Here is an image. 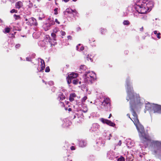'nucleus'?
I'll use <instances>...</instances> for the list:
<instances>
[{
    "instance_id": "nucleus-1",
    "label": "nucleus",
    "mask_w": 161,
    "mask_h": 161,
    "mask_svg": "<svg viewBox=\"0 0 161 161\" xmlns=\"http://www.w3.org/2000/svg\"><path fill=\"white\" fill-rule=\"evenodd\" d=\"M131 84L130 82L129 78H127L126 80V92L127 94L126 100L127 101H130L131 111L134 117L133 118V120H132V121L139 133V135L141 139H145V141H147L149 140V136L147 134L145 133L144 127L140 123L137 114L134 109L136 107H140L143 103L140 101L139 95L134 92Z\"/></svg>"
},
{
    "instance_id": "nucleus-2",
    "label": "nucleus",
    "mask_w": 161,
    "mask_h": 161,
    "mask_svg": "<svg viewBox=\"0 0 161 161\" xmlns=\"http://www.w3.org/2000/svg\"><path fill=\"white\" fill-rule=\"evenodd\" d=\"M153 6L151 0H139L134 6L136 10L139 14H144L147 13L149 8Z\"/></svg>"
},
{
    "instance_id": "nucleus-3",
    "label": "nucleus",
    "mask_w": 161,
    "mask_h": 161,
    "mask_svg": "<svg viewBox=\"0 0 161 161\" xmlns=\"http://www.w3.org/2000/svg\"><path fill=\"white\" fill-rule=\"evenodd\" d=\"M152 150L153 154L161 155V141H152Z\"/></svg>"
},
{
    "instance_id": "nucleus-4",
    "label": "nucleus",
    "mask_w": 161,
    "mask_h": 161,
    "mask_svg": "<svg viewBox=\"0 0 161 161\" xmlns=\"http://www.w3.org/2000/svg\"><path fill=\"white\" fill-rule=\"evenodd\" d=\"M96 79V74L93 71H88L85 74V81L88 83H92Z\"/></svg>"
},
{
    "instance_id": "nucleus-5",
    "label": "nucleus",
    "mask_w": 161,
    "mask_h": 161,
    "mask_svg": "<svg viewBox=\"0 0 161 161\" xmlns=\"http://www.w3.org/2000/svg\"><path fill=\"white\" fill-rule=\"evenodd\" d=\"M102 108L105 109H108L110 108V100L109 98H104L103 101L102 103Z\"/></svg>"
},
{
    "instance_id": "nucleus-6",
    "label": "nucleus",
    "mask_w": 161,
    "mask_h": 161,
    "mask_svg": "<svg viewBox=\"0 0 161 161\" xmlns=\"http://www.w3.org/2000/svg\"><path fill=\"white\" fill-rule=\"evenodd\" d=\"M100 126L97 123H95L92 124L90 129V131L92 133H96L100 130Z\"/></svg>"
},
{
    "instance_id": "nucleus-7",
    "label": "nucleus",
    "mask_w": 161,
    "mask_h": 161,
    "mask_svg": "<svg viewBox=\"0 0 161 161\" xmlns=\"http://www.w3.org/2000/svg\"><path fill=\"white\" fill-rule=\"evenodd\" d=\"M78 76V74L77 73H72L69 75L68 77L67 78V82L68 84H70L72 83V80L76 78Z\"/></svg>"
},
{
    "instance_id": "nucleus-8",
    "label": "nucleus",
    "mask_w": 161,
    "mask_h": 161,
    "mask_svg": "<svg viewBox=\"0 0 161 161\" xmlns=\"http://www.w3.org/2000/svg\"><path fill=\"white\" fill-rule=\"evenodd\" d=\"M153 110L154 113H160L161 112V106L153 104Z\"/></svg>"
},
{
    "instance_id": "nucleus-9",
    "label": "nucleus",
    "mask_w": 161,
    "mask_h": 161,
    "mask_svg": "<svg viewBox=\"0 0 161 161\" xmlns=\"http://www.w3.org/2000/svg\"><path fill=\"white\" fill-rule=\"evenodd\" d=\"M100 120L104 124H106L110 126L114 127L115 126V124L109 120L103 118L100 119Z\"/></svg>"
},
{
    "instance_id": "nucleus-10",
    "label": "nucleus",
    "mask_w": 161,
    "mask_h": 161,
    "mask_svg": "<svg viewBox=\"0 0 161 161\" xmlns=\"http://www.w3.org/2000/svg\"><path fill=\"white\" fill-rule=\"evenodd\" d=\"M117 157L115 155L113 151H110L107 153V157L109 159L112 160Z\"/></svg>"
},
{
    "instance_id": "nucleus-11",
    "label": "nucleus",
    "mask_w": 161,
    "mask_h": 161,
    "mask_svg": "<svg viewBox=\"0 0 161 161\" xmlns=\"http://www.w3.org/2000/svg\"><path fill=\"white\" fill-rule=\"evenodd\" d=\"M126 144L127 146L129 148H130L134 146V142L132 141L130 139H128L126 140Z\"/></svg>"
},
{
    "instance_id": "nucleus-12",
    "label": "nucleus",
    "mask_w": 161,
    "mask_h": 161,
    "mask_svg": "<svg viewBox=\"0 0 161 161\" xmlns=\"http://www.w3.org/2000/svg\"><path fill=\"white\" fill-rule=\"evenodd\" d=\"M29 23L31 25H37V23L36 22V19L34 18H31L29 19Z\"/></svg>"
},
{
    "instance_id": "nucleus-13",
    "label": "nucleus",
    "mask_w": 161,
    "mask_h": 161,
    "mask_svg": "<svg viewBox=\"0 0 161 161\" xmlns=\"http://www.w3.org/2000/svg\"><path fill=\"white\" fill-rule=\"evenodd\" d=\"M73 12V10L70 8H67L64 12V14L65 15L68 16L69 14H72Z\"/></svg>"
},
{
    "instance_id": "nucleus-14",
    "label": "nucleus",
    "mask_w": 161,
    "mask_h": 161,
    "mask_svg": "<svg viewBox=\"0 0 161 161\" xmlns=\"http://www.w3.org/2000/svg\"><path fill=\"white\" fill-rule=\"evenodd\" d=\"M153 104H150L149 103L146 105L145 108L147 110H149L151 112L153 110Z\"/></svg>"
},
{
    "instance_id": "nucleus-15",
    "label": "nucleus",
    "mask_w": 161,
    "mask_h": 161,
    "mask_svg": "<svg viewBox=\"0 0 161 161\" xmlns=\"http://www.w3.org/2000/svg\"><path fill=\"white\" fill-rule=\"evenodd\" d=\"M23 6V3L21 1H19L17 2L15 4V8H16L19 9L21 8Z\"/></svg>"
},
{
    "instance_id": "nucleus-16",
    "label": "nucleus",
    "mask_w": 161,
    "mask_h": 161,
    "mask_svg": "<svg viewBox=\"0 0 161 161\" xmlns=\"http://www.w3.org/2000/svg\"><path fill=\"white\" fill-rule=\"evenodd\" d=\"M65 98V96L62 93L60 92L58 94V99L59 100H63Z\"/></svg>"
},
{
    "instance_id": "nucleus-17",
    "label": "nucleus",
    "mask_w": 161,
    "mask_h": 161,
    "mask_svg": "<svg viewBox=\"0 0 161 161\" xmlns=\"http://www.w3.org/2000/svg\"><path fill=\"white\" fill-rule=\"evenodd\" d=\"M76 94L75 93H71L70 94L69 100L70 102L73 101L74 100V97H76Z\"/></svg>"
},
{
    "instance_id": "nucleus-18",
    "label": "nucleus",
    "mask_w": 161,
    "mask_h": 161,
    "mask_svg": "<svg viewBox=\"0 0 161 161\" xmlns=\"http://www.w3.org/2000/svg\"><path fill=\"white\" fill-rule=\"evenodd\" d=\"M86 142L84 140L80 141L79 143V146L81 147H83L86 146Z\"/></svg>"
},
{
    "instance_id": "nucleus-19",
    "label": "nucleus",
    "mask_w": 161,
    "mask_h": 161,
    "mask_svg": "<svg viewBox=\"0 0 161 161\" xmlns=\"http://www.w3.org/2000/svg\"><path fill=\"white\" fill-rule=\"evenodd\" d=\"M86 66L85 65H81L80 67V72L82 73L86 70Z\"/></svg>"
},
{
    "instance_id": "nucleus-20",
    "label": "nucleus",
    "mask_w": 161,
    "mask_h": 161,
    "mask_svg": "<svg viewBox=\"0 0 161 161\" xmlns=\"http://www.w3.org/2000/svg\"><path fill=\"white\" fill-rule=\"evenodd\" d=\"M133 156L132 155H128L126 156L127 161H131L133 159Z\"/></svg>"
},
{
    "instance_id": "nucleus-21",
    "label": "nucleus",
    "mask_w": 161,
    "mask_h": 161,
    "mask_svg": "<svg viewBox=\"0 0 161 161\" xmlns=\"http://www.w3.org/2000/svg\"><path fill=\"white\" fill-rule=\"evenodd\" d=\"M83 109L81 110V111L84 113H86L87 111V108L85 104H83L82 105Z\"/></svg>"
},
{
    "instance_id": "nucleus-22",
    "label": "nucleus",
    "mask_w": 161,
    "mask_h": 161,
    "mask_svg": "<svg viewBox=\"0 0 161 161\" xmlns=\"http://www.w3.org/2000/svg\"><path fill=\"white\" fill-rule=\"evenodd\" d=\"M72 82L75 85L77 84L79 82L80 84L81 83V82L79 81L78 79L76 78L72 80Z\"/></svg>"
},
{
    "instance_id": "nucleus-23",
    "label": "nucleus",
    "mask_w": 161,
    "mask_h": 161,
    "mask_svg": "<svg viewBox=\"0 0 161 161\" xmlns=\"http://www.w3.org/2000/svg\"><path fill=\"white\" fill-rule=\"evenodd\" d=\"M38 44L42 47H44L45 46L46 44V42L44 41H41L39 42Z\"/></svg>"
},
{
    "instance_id": "nucleus-24",
    "label": "nucleus",
    "mask_w": 161,
    "mask_h": 161,
    "mask_svg": "<svg viewBox=\"0 0 161 161\" xmlns=\"http://www.w3.org/2000/svg\"><path fill=\"white\" fill-rule=\"evenodd\" d=\"M10 28L8 27L5 28L4 30H3V32L5 34L8 33L10 31Z\"/></svg>"
},
{
    "instance_id": "nucleus-25",
    "label": "nucleus",
    "mask_w": 161,
    "mask_h": 161,
    "mask_svg": "<svg viewBox=\"0 0 161 161\" xmlns=\"http://www.w3.org/2000/svg\"><path fill=\"white\" fill-rule=\"evenodd\" d=\"M72 14H73V17L74 18H75V17L76 16H78V14L75 10H73V12L72 13Z\"/></svg>"
},
{
    "instance_id": "nucleus-26",
    "label": "nucleus",
    "mask_w": 161,
    "mask_h": 161,
    "mask_svg": "<svg viewBox=\"0 0 161 161\" xmlns=\"http://www.w3.org/2000/svg\"><path fill=\"white\" fill-rule=\"evenodd\" d=\"M36 32H35L33 33L32 35H33V36L34 37H35L36 38H37L39 36L40 34H41V33L38 32L37 36H36L35 35H36Z\"/></svg>"
},
{
    "instance_id": "nucleus-27",
    "label": "nucleus",
    "mask_w": 161,
    "mask_h": 161,
    "mask_svg": "<svg viewBox=\"0 0 161 161\" xmlns=\"http://www.w3.org/2000/svg\"><path fill=\"white\" fill-rule=\"evenodd\" d=\"M49 43L50 44H51V46H54L56 44V42H55L54 41H53V40H51L49 41Z\"/></svg>"
},
{
    "instance_id": "nucleus-28",
    "label": "nucleus",
    "mask_w": 161,
    "mask_h": 161,
    "mask_svg": "<svg viewBox=\"0 0 161 161\" xmlns=\"http://www.w3.org/2000/svg\"><path fill=\"white\" fill-rule=\"evenodd\" d=\"M141 19L144 20H146L147 19V16L146 15H141Z\"/></svg>"
},
{
    "instance_id": "nucleus-29",
    "label": "nucleus",
    "mask_w": 161,
    "mask_h": 161,
    "mask_svg": "<svg viewBox=\"0 0 161 161\" xmlns=\"http://www.w3.org/2000/svg\"><path fill=\"white\" fill-rule=\"evenodd\" d=\"M14 17L16 20L19 19L20 18V17L19 15H17L16 14L14 15Z\"/></svg>"
},
{
    "instance_id": "nucleus-30",
    "label": "nucleus",
    "mask_w": 161,
    "mask_h": 161,
    "mask_svg": "<svg viewBox=\"0 0 161 161\" xmlns=\"http://www.w3.org/2000/svg\"><path fill=\"white\" fill-rule=\"evenodd\" d=\"M51 35L52 36L53 38V40L54 41H55L56 40V35L55 33H54L53 32L51 33Z\"/></svg>"
},
{
    "instance_id": "nucleus-31",
    "label": "nucleus",
    "mask_w": 161,
    "mask_h": 161,
    "mask_svg": "<svg viewBox=\"0 0 161 161\" xmlns=\"http://www.w3.org/2000/svg\"><path fill=\"white\" fill-rule=\"evenodd\" d=\"M41 69L39 71H41L43 69H44L45 68V64H41Z\"/></svg>"
},
{
    "instance_id": "nucleus-32",
    "label": "nucleus",
    "mask_w": 161,
    "mask_h": 161,
    "mask_svg": "<svg viewBox=\"0 0 161 161\" xmlns=\"http://www.w3.org/2000/svg\"><path fill=\"white\" fill-rule=\"evenodd\" d=\"M117 160L118 161H125V158L122 156H121Z\"/></svg>"
},
{
    "instance_id": "nucleus-33",
    "label": "nucleus",
    "mask_w": 161,
    "mask_h": 161,
    "mask_svg": "<svg viewBox=\"0 0 161 161\" xmlns=\"http://www.w3.org/2000/svg\"><path fill=\"white\" fill-rule=\"evenodd\" d=\"M87 97L86 96L84 97L83 98H82L81 99V102L82 103L83 102H85V100H86Z\"/></svg>"
},
{
    "instance_id": "nucleus-34",
    "label": "nucleus",
    "mask_w": 161,
    "mask_h": 161,
    "mask_svg": "<svg viewBox=\"0 0 161 161\" xmlns=\"http://www.w3.org/2000/svg\"><path fill=\"white\" fill-rule=\"evenodd\" d=\"M123 24L124 25H129L130 23L128 20H125L123 22Z\"/></svg>"
},
{
    "instance_id": "nucleus-35",
    "label": "nucleus",
    "mask_w": 161,
    "mask_h": 161,
    "mask_svg": "<svg viewBox=\"0 0 161 161\" xmlns=\"http://www.w3.org/2000/svg\"><path fill=\"white\" fill-rule=\"evenodd\" d=\"M101 33L102 34H103L104 33H105V32H106V30L104 29H102L101 28Z\"/></svg>"
},
{
    "instance_id": "nucleus-36",
    "label": "nucleus",
    "mask_w": 161,
    "mask_h": 161,
    "mask_svg": "<svg viewBox=\"0 0 161 161\" xmlns=\"http://www.w3.org/2000/svg\"><path fill=\"white\" fill-rule=\"evenodd\" d=\"M59 31V30L58 28H55L53 30V33H57V32L58 31Z\"/></svg>"
},
{
    "instance_id": "nucleus-37",
    "label": "nucleus",
    "mask_w": 161,
    "mask_h": 161,
    "mask_svg": "<svg viewBox=\"0 0 161 161\" xmlns=\"http://www.w3.org/2000/svg\"><path fill=\"white\" fill-rule=\"evenodd\" d=\"M86 58L88 60H89V59H90L91 61H92V58L90 57L89 55H88L86 57Z\"/></svg>"
},
{
    "instance_id": "nucleus-38",
    "label": "nucleus",
    "mask_w": 161,
    "mask_h": 161,
    "mask_svg": "<svg viewBox=\"0 0 161 161\" xmlns=\"http://www.w3.org/2000/svg\"><path fill=\"white\" fill-rule=\"evenodd\" d=\"M50 70L49 67L48 66L46 68L45 71L46 72H48L50 71Z\"/></svg>"
},
{
    "instance_id": "nucleus-39",
    "label": "nucleus",
    "mask_w": 161,
    "mask_h": 161,
    "mask_svg": "<svg viewBox=\"0 0 161 161\" xmlns=\"http://www.w3.org/2000/svg\"><path fill=\"white\" fill-rule=\"evenodd\" d=\"M17 10H16L15 9H13L11 10L10 11V13H17Z\"/></svg>"
},
{
    "instance_id": "nucleus-40",
    "label": "nucleus",
    "mask_w": 161,
    "mask_h": 161,
    "mask_svg": "<svg viewBox=\"0 0 161 161\" xmlns=\"http://www.w3.org/2000/svg\"><path fill=\"white\" fill-rule=\"evenodd\" d=\"M58 10V8H55L54 9V14H55L56 15V14H58V12H57Z\"/></svg>"
},
{
    "instance_id": "nucleus-41",
    "label": "nucleus",
    "mask_w": 161,
    "mask_h": 161,
    "mask_svg": "<svg viewBox=\"0 0 161 161\" xmlns=\"http://www.w3.org/2000/svg\"><path fill=\"white\" fill-rule=\"evenodd\" d=\"M20 47V45L19 44H17L15 46V47L16 48L18 49Z\"/></svg>"
},
{
    "instance_id": "nucleus-42",
    "label": "nucleus",
    "mask_w": 161,
    "mask_h": 161,
    "mask_svg": "<svg viewBox=\"0 0 161 161\" xmlns=\"http://www.w3.org/2000/svg\"><path fill=\"white\" fill-rule=\"evenodd\" d=\"M38 59H40L41 60V64H43L45 63L43 59H42L41 58H39Z\"/></svg>"
},
{
    "instance_id": "nucleus-43",
    "label": "nucleus",
    "mask_w": 161,
    "mask_h": 161,
    "mask_svg": "<svg viewBox=\"0 0 161 161\" xmlns=\"http://www.w3.org/2000/svg\"><path fill=\"white\" fill-rule=\"evenodd\" d=\"M160 33H157V37L158 38V39H160Z\"/></svg>"
},
{
    "instance_id": "nucleus-44",
    "label": "nucleus",
    "mask_w": 161,
    "mask_h": 161,
    "mask_svg": "<svg viewBox=\"0 0 161 161\" xmlns=\"http://www.w3.org/2000/svg\"><path fill=\"white\" fill-rule=\"evenodd\" d=\"M61 35L63 36H65V35L66 33L64 31H61Z\"/></svg>"
},
{
    "instance_id": "nucleus-45",
    "label": "nucleus",
    "mask_w": 161,
    "mask_h": 161,
    "mask_svg": "<svg viewBox=\"0 0 161 161\" xmlns=\"http://www.w3.org/2000/svg\"><path fill=\"white\" fill-rule=\"evenodd\" d=\"M26 60L27 61H31V59L30 58L27 57L26 58Z\"/></svg>"
},
{
    "instance_id": "nucleus-46",
    "label": "nucleus",
    "mask_w": 161,
    "mask_h": 161,
    "mask_svg": "<svg viewBox=\"0 0 161 161\" xmlns=\"http://www.w3.org/2000/svg\"><path fill=\"white\" fill-rule=\"evenodd\" d=\"M111 136H112L111 135V134H109V136H108V137L107 138H106V139H108V140H110V137Z\"/></svg>"
},
{
    "instance_id": "nucleus-47",
    "label": "nucleus",
    "mask_w": 161,
    "mask_h": 161,
    "mask_svg": "<svg viewBox=\"0 0 161 161\" xmlns=\"http://www.w3.org/2000/svg\"><path fill=\"white\" fill-rule=\"evenodd\" d=\"M84 49V48L82 46H81L80 47V50H79V51H82Z\"/></svg>"
},
{
    "instance_id": "nucleus-48",
    "label": "nucleus",
    "mask_w": 161,
    "mask_h": 161,
    "mask_svg": "<svg viewBox=\"0 0 161 161\" xmlns=\"http://www.w3.org/2000/svg\"><path fill=\"white\" fill-rule=\"evenodd\" d=\"M54 23H55L53 21H52V22H51V23H49V25H54Z\"/></svg>"
},
{
    "instance_id": "nucleus-49",
    "label": "nucleus",
    "mask_w": 161,
    "mask_h": 161,
    "mask_svg": "<svg viewBox=\"0 0 161 161\" xmlns=\"http://www.w3.org/2000/svg\"><path fill=\"white\" fill-rule=\"evenodd\" d=\"M70 149L72 150H74L75 149V147L72 146H71Z\"/></svg>"
},
{
    "instance_id": "nucleus-50",
    "label": "nucleus",
    "mask_w": 161,
    "mask_h": 161,
    "mask_svg": "<svg viewBox=\"0 0 161 161\" xmlns=\"http://www.w3.org/2000/svg\"><path fill=\"white\" fill-rule=\"evenodd\" d=\"M55 22L57 23L58 24H59L60 22L58 21V19H55Z\"/></svg>"
},
{
    "instance_id": "nucleus-51",
    "label": "nucleus",
    "mask_w": 161,
    "mask_h": 161,
    "mask_svg": "<svg viewBox=\"0 0 161 161\" xmlns=\"http://www.w3.org/2000/svg\"><path fill=\"white\" fill-rule=\"evenodd\" d=\"M67 38L68 39L71 40L72 39V37L70 36H68Z\"/></svg>"
},
{
    "instance_id": "nucleus-52",
    "label": "nucleus",
    "mask_w": 161,
    "mask_h": 161,
    "mask_svg": "<svg viewBox=\"0 0 161 161\" xmlns=\"http://www.w3.org/2000/svg\"><path fill=\"white\" fill-rule=\"evenodd\" d=\"M102 143H101V145H102V146H103V145L105 144V141H102Z\"/></svg>"
},
{
    "instance_id": "nucleus-53",
    "label": "nucleus",
    "mask_w": 161,
    "mask_h": 161,
    "mask_svg": "<svg viewBox=\"0 0 161 161\" xmlns=\"http://www.w3.org/2000/svg\"><path fill=\"white\" fill-rule=\"evenodd\" d=\"M25 20L26 21H28V22H26V23H27L28 25H29L30 24V23H29V19L28 20V19H27V18H26L25 19Z\"/></svg>"
},
{
    "instance_id": "nucleus-54",
    "label": "nucleus",
    "mask_w": 161,
    "mask_h": 161,
    "mask_svg": "<svg viewBox=\"0 0 161 161\" xmlns=\"http://www.w3.org/2000/svg\"><path fill=\"white\" fill-rule=\"evenodd\" d=\"M121 144V141L120 140L118 143V145H119V146H120Z\"/></svg>"
},
{
    "instance_id": "nucleus-55",
    "label": "nucleus",
    "mask_w": 161,
    "mask_h": 161,
    "mask_svg": "<svg viewBox=\"0 0 161 161\" xmlns=\"http://www.w3.org/2000/svg\"><path fill=\"white\" fill-rule=\"evenodd\" d=\"M53 81H50L49 82V84L50 85H53Z\"/></svg>"
},
{
    "instance_id": "nucleus-56",
    "label": "nucleus",
    "mask_w": 161,
    "mask_h": 161,
    "mask_svg": "<svg viewBox=\"0 0 161 161\" xmlns=\"http://www.w3.org/2000/svg\"><path fill=\"white\" fill-rule=\"evenodd\" d=\"M127 116L129 117V118H130V119L132 120H133V119H132L131 118H130V114H127Z\"/></svg>"
},
{
    "instance_id": "nucleus-57",
    "label": "nucleus",
    "mask_w": 161,
    "mask_h": 161,
    "mask_svg": "<svg viewBox=\"0 0 161 161\" xmlns=\"http://www.w3.org/2000/svg\"><path fill=\"white\" fill-rule=\"evenodd\" d=\"M80 44H79L78 45H77L76 47V49L77 50H78V47H79V46H80Z\"/></svg>"
},
{
    "instance_id": "nucleus-58",
    "label": "nucleus",
    "mask_w": 161,
    "mask_h": 161,
    "mask_svg": "<svg viewBox=\"0 0 161 161\" xmlns=\"http://www.w3.org/2000/svg\"><path fill=\"white\" fill-rule=\"evenodd\" d=\"M154 33L156 35L157 34V31H154Z\"/></svg>"
},
{
    "instance_id": "nucleus-59",
    "label": "nucleus",
    "mask_w": 161,
    "mask_h": 161,
    "mask_svg": "<svg viewBox=\"0 0 161 161\" xmlns=\"http://www.w3.org/2000/svg\"><path fill=\"white\" fill-rule=\"evenodd\" d=\"M60 103L61 104V105H62V106H63L64 105V103H62V102H60Z\"/></svg>"
},
{
    "instance_id": "nucleus-60",
    "label": "nucleus",
    "mask_w": 161,
    "mask_h": 161,
    "mask_svg": "<svg viewBox=\"0 0 161 161\" xmlns=\"http://www.w3.org/2000/svg\"><path fill=\"white\" fill-rule=\"evenodd\" d=\"M143 29V27H142V28H140V31H142Z\"/></svg>"
},
{
    "instance_id": "nucleus-61",
    "label": "nucleus",
    "mask_w": 161,
    "mask_h": 161,
    "mask_svg": "<svg viewBox=\"0 0 161 161\" xmlns=\"http://www.w3.org/2000/svg\"><path fill=\"white\" fill-rule=\"evenodd\" d=\"M77 29V31H79L80 30V27H78Z\"/></svg>"
},
{
    "instance_id": "nucleus-62",
    "label": "nucleus",
    "mask_w": 161,
    "mask_h": 161,
    "mask_svg": "<svg viewBox=\"0 0 161 161\" xmlns=\"http://www.w3.org/2000/svg\"><path fill=\"white\" fill-rule=\"evenodd\" d=\"M38 18L40 20H42V17H39Z\"/></svg>"
},
{
    "instance_id": "nucleus-63",
    "label": "nucleus",
    "mask_w": 161,
    "mask_h": 161,
    "mask_svg": "<svg viewBox=\"0 0 161 161\" xmlns=\"http://www.w3.org/2000/svg\"><path fill=\"white\" fill-rule=\"evenodd\" d=\"M134 16H135V17H138V16L137 15H136L135 13L134 14Z\"/></svg>"
},
{
    "instance_id": "nucleus-64",
    "label": "nucleus",
    "mask_w": 161,
    "mask_h": 161,
    "mask_svg": "<svg viewBox=\"0 0 161 161\" xmlns=\"http://www.w3.org/2000/svg\"><path fill=\"white\" fill-rule=\"evenodd\" d=\"M65 2H68L69 0H63Z\"/></svg>"
}]
</instances>
